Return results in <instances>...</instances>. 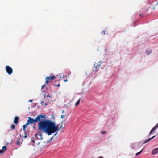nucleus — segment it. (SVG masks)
Returning <instances> with one entry per match:
<instances>
[{
  "label": "nucleus",
  "instance_id": "obj_1",
  "mask_svg": "<svg viewBox=\"0 0 158 158\" xmlns=\"http://www.w3.org/2000/svg\"><path fill=\"white\" fill-rule=\"evenodd\" d=\"M45 115H43L41 114L38 115L34 119L31 117H28V120L27 121V123L28 125L31 124L33 123L35 125V123L39 122L38 125V129L39 131L37 132V134H35V136L38 139L42 140L43 139L42 134L41 132L44 133L45 132L43 127V124L46 120H47V119H45Z\"/></svg>",
  "mask_w": 158,
  "mask_h": 158
},
{
  "label": "nucleus",
  "instance_id": "obj_2",
  "mask_svg": "<svg viewBox=\"0 0 158 158\" xmlns=\"http://www.w3.org/2000/svg\"><path fill=\"white\" fill-rule=\"evenodd\" d=\"M43 124V127L45 131L44 133L50 135L52 133L59 131L61 128H63L62 125L59 128L58 125H56L55 122L51 120L47 119Z\"/></svg>",
  "mask_w": 158,
  "mask_h": 158
},
{
  "label": "nucleus",
  "instance_id": "obj_3",
  "mask_svg": "<svg viewBox=\"0 0 158 158\" xmlns=\"http://www.w3.org/2000/svg\"><path fill=\"white\" fill-rule=\"evenodd\" d=\"M149 10V9L148 8L141 10V12L139 14V16L141 18H143L147 15V12Z\"/></svg>",
  "mask_w": 158,
  "mask_h": 158
},
{
  "label": "nucleus",
  "instance_id": "obj_4",
  "mask_svg": "<svg viewBox=\"0 0 158 158\" xmlns=\"http://www.w3.org/2000/svg\"><path fill=\"white\" fill-rule=\"evenodd\" d=\"M6 70L9 75H10L13 72L12 68L9 66H6Z\"/></svg>",
  "mask_w": 158,
  "mask_h": 158
},
{
  "label": "nucleus",
  "instance_id": "obj_5",
  "mask_svg": "<svg viewBox=\"0 0 158 158\" xmlns=\"http://www.w3.org/2000/svg\"><path fill=\"white\" fill-rule=\"evenodd\" d=\"M55 78V76L53 75L49 77L47 76L45 79L46 80L45 82L47 84H48L50 82V80H53Z\"/></svg>",
  "mask_w": 158,
  "mask_h": 158
},
{
  "label": "nucleus",
  "instance_id": "obj_6",
  "mask_svg": "<svg viewBox=\"0 0 158 158\" xmlns=\"http://www.w3.org/2000/svg\"><path fill=\"white\" fill-rule=\"evenodd\" d=\"M158 128V123L151 130L149 135H151L152 133L157 128Z\"/></svg>",
  "mask_w": 158,
  "mask_h": 158
},
{
  "label": "nucleus",
  "instance_id": "obj_7",
  "mask_svg": "<svg viewBox=\"0 0 158 158\" xmlns=\"http://www.w3.org/2000/svg\"><path fill=\"white\" fill-rule=\"evenodd\" d=\"M158 152V147L154 149L152 152V155H155Z\"/></svg>",
  "mask_w": 158,
  "mask_h": 158
},
{
  "label": "nucleus",
  "instance_id": "obj_8",
  "mask_svg": "<svg viewBox=\"0 0 158 158\" xmlns=\"http://www.w3.org/2000/svg\"><path fill=\"white\" fill-rule=\"evenodd\" d=\"M7 149L6 146H3L2 147V149L0 150V154L3 153Z\"/></svg>",
  "mask_w": 158,
  "mask_h": 158
},
{
  "label": "nucleus",
  "instance_id": "obj_9",
  "mask_svg": "<svg viewBox=\"0 0 158 158\" xmlns=\"http://www.w3.org/2000/svg\"><path fill=\"white\" fill-rule=\"evenodd\" d=\"M19 121V117L18 116H16L15 117L14 122L15 124L17 125Z\"/></svg>",
  "mask_w": 158,
  "mask_h": 158
},
{
  "label": "nucleus",
  "instance_id": "obj_10",
  "mask_svg": "<svg viewBox=\"0 0 158 158\" xmlns=\"http://www.w3.org/2000/svg\"><path fill=\"white\" fill-rule=\"evenodd\" d=\"M155 137V136H153V137L150 138H149V139H148L147 140L145 141L144 142H143V144H145V143H146L147 142H148L149 141H150L152 139H153Z\"/></svg>",
  "mask_w": 158,
  "mask_h": 158
},
{
  "label": "nucleus",
  "instance_id": "obj_11",
  "mask_svg": "<svg viewBox=\"0 0 158 158\" xmlns=\"http://www.w3.org/2000/svg\"><path fill=\"white\" fill-rule=\"evenodd\" d=\"M28 125L27 123L25 124L23 126V130L24 131L26 132V128L27 126Z\"/></svg>",
  "mask_w": 158,
  "mask_h": 158
},
{
  "label": "nucleus",
  "instance_id": "obj_12",
  "mask_svg": "<svg viewBox=\"0 0 158 158\" xmlns=\"http://www.w3.org/2000/svg\"><path fill=\"white\" fill-rule=\"evenodd\" d=\"M80 100H81V98H80L79 99V100L75 103V106H77V105H78L80 103Z\"/></svg>",
  "mask_w": 158,
  "mask_h": 158
},
{
  "label": "nucleus",
  "instance_id": "obj_13",
  "mask_svg": "<svg viewBox=\"0 0 158 158\" xmlns=\"http://www.w3.org/2000/svg\"><path fill=\"white\" fill-rule=\"evenodd\" d=\"M152 52V51L149 50H147L146 51V53L147 55H149Z\"/></svg>",
  "mask_w": 158,
  "mask_h": 158
},
{
  "label": "nucleus",
  "instance_id": "obj_14",
  "mask_svg": "<svg viewBox=\"0 0 158 158\" xmlns=\"http://www.w3.org/2000/svg\"><path fill=\"white\" fill-rule=\"evenodd\" d=\"M16 144L17 145H20V139H18V140H17Z\"/></svg>",
  "mask_w": 158,
  "mask_h": 158
},
{
  "label": "nucleus",
  "instance_id": "obj_15",
  "mask_svg": "<svg viewBox=\"0 0 158 158\" xmlns=\"http://www.w3.org/2000/svg\"><path fill=\"white\" fill-rule=\"evenodd\" d=\"M143 148L141 151H140V152H138L137 153H136L135 154V155L136 156H137L139 155L143 151Z\"/></svg>",
  "mask_w": 158,
  "mask_h": 158
},
{
  "label": "nucleus",
  "instance_id": "obj_16",
  "mask_svg": "<svg viewBox=\"0 0 158 158\" xmlns=\"http://www.w3.org/2000/svg\"><path fill=\"white\" fill-rule=\"evenodd\" d=\"M155 9H158V2L157 3L156 5L155 6L153 7V9L155 10Z\"/></svg>",
  "mask_w": 158,
  "mask_h": 158
},
{
  "label": "nucleus",
  "instance_id": "obj_17",
  "mask_svg": "<svg viewBox=\"0 0 158 158\" xmlns=\"http://www.w3.org/2000/svg\"><path fill=\"white\" fill-rule=\"evenodd\" d=\"M101 133L102 134H105L106 133V131H101Z\"/></svg>",
  "mask_w": 158,
  "mask_h": 158
},
{
  "label": "nucleus",
  "instance_id": "obj_18",
  "mask_svg": "<svg viewBox=\"0 0 158 158\" xmlns=\"http://www.w3.org/2000/svg\"><path fill=\"white\" fill-rule=\"evenodd\" d=\"M15 125L13 124L11 125V128L12 129H15Z\"/></svg>",
  "mask_w": 158,
  "mask_h": 158
},
{
  "label": "nucleus",
  "instance_id": "obj_19",
  "mask_svg": "<svg viewBox=\"0 0 158 158\" xmlns=\"http://www.w3.org/2000/svg\"><path fill=\"white\" fill-rule=\"evenodd\" d=\"M100 66L99 65H97V64L95 63L94 64V66L95 68H97L98 66Z\"/></svg>",
  "mask_w": 158,
  "mask_h": 158
},
{
  "label": "nucleus",
  "instance_id": "obj_20",
  "mask_svg": "<svg viewBox=\"0 0 158 158\" xmlns=\"http://www.w3.org/2000/svg\"><path fill=\"white\" fill-rule=\"evenodd\" d=\"M65 117V116L64 115H61V118L63 119Z\"/></svg>",
  "mask_w": 158,
  "mask_h": 158
},
{
  "label": "nucleus",
  "instance_id": "obj_21",
  "mask_svg": "<svg viewBox=\"0 0 158 158\" xmlns=\"http://www.w3.org/2000/svg\"><path fill=\"white\" fill-rule=\"evenodd\" d=\"M106 31L105 30H103L102 32L101 33L102 34L103 33L104 34H105Z\"/></svg>",
  "mask_w": 158,
  "mask_h": 158
},
{
  "label": "nucleus",
  "instance_id": "obj_22",
  "mask_svg": "<svg viewBox=\"0 0 158 158\" xmlns=\"http://www.w3.org/2000/svg\"><path fill=\"white\" fill-rule=\"evenodd\" d=\"M45 87V85H43L41 87V89H42Z\"/></svg>",
  "mask_w": 158,
  "mask_h": 158
},
{
  "label": "nucleus",
  "instance_id": "obj_23",
  "mask_svg": "<svg viewBox=\"0 0 158 158\" xmlns=\"http://www.w3.org/2000/svg\"><path fill=\"white\" fill-rule=\"evenodd\" d=\"M25 135L24 136V137L25 138H26L27 137V136L26 135L27 133L26 132H25Z\"/></svg>",
  "mask_w": 158,
  "mask_h": 158
},
{
  "label": "nucleus",
  "instance_id": "obj_24",
  "mask_svg": "<svg viewBox=\"0 0 158 158\" xmlns=\"http://www.w3.org/2000/svg\"><path fill=\"white\" fill-rule=\"evenodd\" d=\"M55 86H56L57 87H59L60 86V84H57V85H55Z\"/></svg>",
  "mask_w": 158,
  "mask_h": 158
},
{
  "label": "nucleus",
  "instance_id": "obj_25",
  "mask_svg": "<svg viewBox=\"0 0 158 158\" xmlns=\"http://www.w3.org/2000/svg\"><path fill=\"white\" fill-rule=\"evenodd\" d=\"M67 81H68V80L67 79H65V80H64V82H67Z\"/></svg>",
  "mask_w": 158,
  "mask_h": 158
},
{
  "label": "nucleus",
  "instance_id": "obj_26",
  "mask_svg": "<svg viewBox=\"0 0 158 158\" xmlns=\"http://www.w3.org/2000/svg\"><path fill=\"white\" fill-rule=\"evenodd\" d=\"M35 124H34L33 128H34V129H35Z\"/></svg>",
  "mask_w": 158,
  "mask_h": 158
},
{
  "label": "nucleus",
  "instance_id": "obj_27",
  "mask_svg": "<svg viewBox=\"0 0 158 158\" xmlns=\"http://www.w3.org/2000/svg\"><path fill=\"white\" fill-rule=\"evenodd\" d=\"M62 113H64V110H63L62 112Z\"/></svg>",
  "mask_w": 158,
  "mask_h": 158
},
{
  "label": "nucleus",
  "instance_id": "obj_28",
  "mask_svg": "<svg viewBox=\"0 0 158 158\" xmlns=\"http://www.w3.org/2000/svg\"><path fill=\"white\" fill-rule=\"evenodd\" d=\"M32 100H29V102H32Z\"/></svg>",
  "mask_w": 158,
  "mask_h": 158
},
{
  "label": "nucleus",
  "instance_id": "obj_29",
  "mask_svg": "<svg viewBox=\"0 0 158 158\" xmlns=\"http://www.w3.org/2000/svg\"><path fill=\"white\" fill-rule=\"evenodd\" d=\"M99 158H104L103 157H99Z\"/></svg>",
  "mask_w": 158,
  "mask_h": 158
},
{
  "label": "nucleus",
  "instance_id": "obj_30",
  "mask_svg": "<svg viewBox=\"0 0 158 158\" xmlns=\"http://www.w3.org/2000/svg\"><path fill=\"white\" fill-rule=\"evenodd\" d=\"M57 132H56V134H55L54 135H56L57 134Z\"/></svg>",
  "mask_w": 158,
  "mask_h": 158
},
{
  "label": "nucleus",
  "instance_id": "obj_31",
  "mask_svg": "<svg viewBox=\"0 0 158 158\" xmlns=\"http://www.w3.org/2000/svg\"><path fill=\"white\" fill-rule=\"evenodd\" d=\"M52 139V138H51V139Z\"/></svg>",
  "mask_w": 158,
  "mask_h": 158
}]
</instances>
